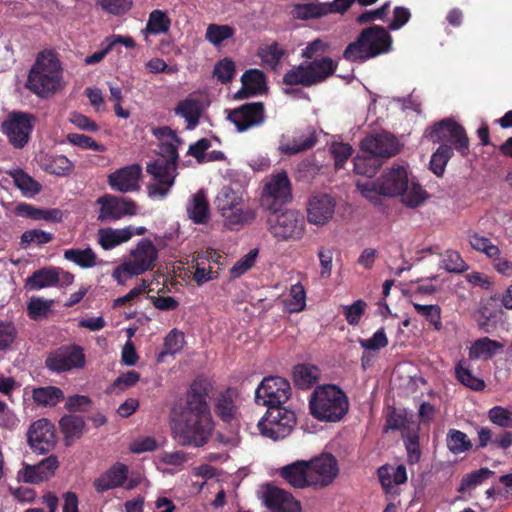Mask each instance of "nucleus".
<instances>
[{
	"mask_svg": "<svg viewBox=\"0 0 512 512\" xmlns=\"http://www.w3.org/2000/svg\"><path fill=\"white\" fill-rule=\"evenodd\" d=\"M493 473L494 472L488 468H480L479 470L472 471L464 475L459 487V492H463L467 489H471V487L481 484L483 481L489 479Z\"/></svg>",
	"mask_w": 512,
	"mask_h": 512,
	"instance_id": "nucleus-59",
	"label": "nucleus"
},
{
	"mask_svg": "<svg viewBox=\"0 0 512 512\" xmlns=\"http://www.w3.org/2000/svg\"><path fill=\"white\" fill-rule=\"evenodd\" d=\"M447 448L453 454L463 453L473 448V443L469 440L466 433L461 430L451 429L446 437Z\"/></svg>",
	"mask_w": 512,
	"mask_h": 512,
	"instance_id": "nucleus-47",
	"label": "nucleus"
},
{
	"mask_svg": "<svg viewBox=\"0 0 512 512\" xmlns=\"http://www.w3.org/2000/svg\"><path fill=\"white\" fill-rule=\"evenodd\" d=\"M290 384L282 377H266L255 391V400L258 404L274 407L283 405L290 397Z\"/></svg>",
	"mask_w": 512,
	"mask_h": 512,
	"instance_id": "nucleus-13",
	"label": "nucleus"
},
{
	"mask_svg": "<svg viewBox=\"0 0 512 512\" xmlns=\"http://www.w3.org/2000/svg\"><path fill=\"white\" fill-rule=\"evenodd\" d=\"M187 460V455L182 451L164 452L157 456L156 465L159 471L163 473H172L173 470L168 469L167 466L179 468L183 466Z\"/></svg>",
	"mask_w": 512,
	"mask_h": 512,
	"instance_id": "nucleus-48",
	"label": "nucleus"
},
{
	"mask_svg": "<svg viewBox=\"0 0 512 512\" xmlns=\"http://www.w3.org/2000/svg\"><path fill=\"white\" fill-rule=\"evenodd\" d=\"M296 425L295 413L284 406L269 407L258 421L260 433L272 440L284 439Z\"/></svg>",
	"mask_w": 512,
	"mask_h": 512,
	"instance_id": "nucleus-10",
	"label": "nucleus"
},
{
	"mask_svg": "<svg viewBox=\"0 0 512 512\" xmlns=\"http://www.w3.org/2000/svg\"><path fill=\"white\" fill-rule=\"evenodd\" d=\"M64 258L81 268H91L96 265L97 256L91 248L68 249L64 251Z\"/></svg>",
	"mask_w": 512,
	"mask_h": 512,
	"instance_id": "nucleus-46",
	"label": "nucleus"
},
{
	"mask_svg": "<svg viewBox=\"0 0 512 512\" xmlns=\"http://www.w3.org/2000/svg\"><path fill=\"white\" fill-rule=\"evenodd\" d=\"M242 401V392L239 388L226 389V423H229L232 428L231 436L226 437V444H239V407Z\"/></svg>",
	"mask_w": 512,
	"mask_h": 512,
	"instance_id": "nucleus-27",
	"label": "nucleus"
},
{
	"mask_svg": "<svg viewBox=\"0 0 512 512\" xmlns=\"http://www.w3.org/2000/svg\"><path fill=\"white\" fill-rule=\"evenodd\" d=\"M338 68V62L331 57H323L298 66L285 72L283 83L286 85H302L313 87L332 77Z\"/></svg>",
	"mask_w": 512,
	"mask_h": 512,
	"instance_id": "nucleus-8",
	"label": "nucleus"
},
{
	"mask_svg": "<svg viewBox=\"0 0 512 512\" xmlns=\"http://www.w3.org/2000/svg\"><path fill=\"white\" fill-rule=\"evenodd\" d=\"M291 198V184L287 172L283 171L274 175L266 183L261 197V205L267 211L282 207Z\"/></svg>",
	"mask_w": 512,
	"mask_h": 512,
	"instance_id": "nucleus-17",
	"label": "nucleus"
},
{
	"mask_svg": "<svg viewBox=\"0 0 512 512\" xmlns=\"http://www.w3.org/2000/svg\"><path fill=\"white\" fill-rule=\"evenodd\" d=\"M60 427L66 438H79L83 434L85 422L80 416L67 415L60 420Z\"/></svg>",
	"mask_w": 512,
	"mask_h": 512,
	"instance_id": "nucleus-53",
	"label": "nucleus"
},
{
	"mask_svg": "<svg viewBox=\"0 0 512 512\" xmlns=\"http://www.w3.org/2000/svg\"><path fill=\"white\" fill-rule=\"evenodd\" d=\"M38 166L45 172L65 177L72 173L73 163L64 155H50L45 152H39L35 156Z\"/></svg>",
	"mask_w": 512,
	"mask_h": 512,
	"instance_id": "nucleus-28",
	"label": "nucleus"
},
{
	"mask_svg": "<svg viewBox=\"0 0 512 512\" xmlns=\"http://www.w3.org/2000/svg\"><path fill=\"white\" fill-rule=\"evenodd\" d=\"M154 134L160 142L165 159H157L147 165V172L153 177V182L148 185V195L152 199H164L174 184L178 149L182 141L168 127L156 129Z\"/></svg>",
	"mask_w": 512,
	"mask_h": 512,
	"instance_id": "nucleus-2",
	"label": "nucleus"
},
{
	"mask_svg": "<svg viewBox=\"0 0 512 512\" xmlns=\"http://www.w3.org/2000/svg\"><path fill=\"white\" fill-rule=\"evenodd\" d=\"M434 143H452L462 156L469 154V139L463 126L452 119L436 122L424 133Z\"/></svg>",
	"mask_w": 512,
	"mask_h": 512,
	"instance_id": "nucleus-12",
	"label": "nucleus"
},
{
	"mask_svg": "<svg viewBox=\"0 0 512 512\" xmlns=\"http://www.w3.org/2000/svg\"><path fill=\"white\" fill-rule=\"evenodd\" d=\"M317 142V136L314 129H307L293 137V140L281 146V151L286 155H294L299 152L312 149Z\"/></svg>",
	"mask_w": 512,
	"mask_h": 512,
	"instance_id": "nucleus-35",
	"label": "nucleus"
},
{
	"mask_svg": "<svg viewBox=\"0 0 512 512\" xmlns=\"http://www.w3.org/2000/svg\"><path fill=\"white\" fill-rule=\"evenodd\" d=\"M241 88L233 94V99L242 100L263 94L267 90L266 74L259 69H248L240 78Z\"/></svg>",
	"mask_w": 512,
	"mask_h": 512,
	"instance_id": "nucleus-26",
	"label": "nucleus"
},
{
	"mask_svg": "<svg viewBox=\"0 0 512 512\" xmlns=\"http://www.w3.org/2000/svg\"><path fill=\"white\" fill-rule=\"evenodd\" d=\"M259 497L270 512H301L300 502L295 500L290 492L278 488L273 483L263 484Z\"/></svg>",
	"mask_w": 512,
	"mask_h": 512,
	"instance_id": "nucleus-16",
	"label": "nucleus"
},
{
	"mask_svg": "<svg viewBox=\"0 0 512 512\" xmlns=\"http://www.w3.org/2000/svg\"><path fill=\"white\" fill-rule=\"evenodd\" d=\"M142 168L138 164H131L108 175V184L112 190L121 193L135 192L140 189Z\"/></svg>",
	"mask_w": 512,
	"mask_h": 512,
	"instance_id": "nucleus-23",
	"label": "nucleus"
},
{
	"mask_svg": "<svg viewBox=\"0 0 512 512\" xmlns=\"http://www.w3.org/2000/svg\"><path fill=\"white\" fill-rule=\"evenodd\" d=\"M169 27L170 20L168 16L161 10H153L149 15L146 29L143 32L158 35L166 33Z\"/></svg>",
	"mask_w": 512,
	"mask_h": 512,
	"instance_id": "nucleus-50",
	"label": "nucleus"
},
{
	"mask_svg": "<svg viewBox=\"0 0 512 512\" xmlns=\"http://www.w3.org/2000/svg\"><path fill=\"white\" fill-rule=\"evenodd\" d=\"M350 407L344 391L335 385L318 386L309 399V409L314 419L321 422H338Z\"/></svg>",
	"mask_w": 512,
	"mask_h": 512,
	"instance_id": "nucleus-5",
	"label": "nucleus"
},
{
	"mask_svg": "<svg viewBox=\"0 0 512 512\" xmlns=\"http://www.w3.org/2000/svg\"><path fill=\"white\" fill-rule=\"evenodd\" d=\"M363 153L373 154L379 160L389 159L399 151V142L394 135L389 133L371 134L360 142Z\"/></svg>",
	"mask_w": 512,
	"mask_h": 512,
	"instance_id": "nucleus-22",
	"label": "nucleus"
},
{
	"mask_svg": "<svg viewBox=\"0 0 512 512\" xmlns=\"http://www.w3.org/2000/svg\"><path fill=\"white\" fill-rule=\"evenodd\" d=\"M128 476V468L122 463H116L98 477L93 486L97 492H105L124 485Z\"/></svg>",
	"mask_w": 512,
	"mask_h": 512,
	"instance_id": "nucleus-30",
	"label": "nucleus"
},
{
	"mask_svg": "<svg viewBox=\"0 0 512 512\" xmlns=\"http://www.w3.org/2000/svg\"><path fill=\"white\" fill-rule=\"evenodd\" d=\"M366 307L367 304L362 299L356 300L351 305L343 306V315L347 323L352 326L358 325L365 313Z\"/></svg>",
	"mask_w": 512,
	"mask_h": 512,
	"instance_id": "nucleus-62",
	"label": "nucleus"
},
{
	"mask_svg": "<svg viewBox=\"0 0 512 512\" xmlns=\"http://www.w3.org/2000/svg\"><path fill=\"white\" fill-rule=\"evenodd\" d=\"M67 141L70 144L80 147L82 149H88L98 152L106 151L105 146L97 143L92 137L84 134L69 133L67 135Z\"/></svg>",
	"mask_w": 512,
	"mask_h": 512,
	"instance_id": "nucleus-60",
	"label": "nucleus"
},
{
	"mask_svg": "<svg viewBox=\"0 0 512 512\" xmlns=\"http://www.w3.org/2000/svg\"><path fill=\"white\" fill-rule=\"evenodd\" d=\"M259 256V248L250 249L248 254L239 258L230 269L231 278H239L251 269Z\"/></svg>",
	"mask_w": 512,
	"mask_h": 512,
	"instance_id": "nucleus-55",
	"label": "nucleus"
},
{
	"mask_svg": "<svg viewBox=\"0 0 512 512\" xmlns=\"http://www.w3.org/2000/svg\"><path fill=\"white\" fill-rule=\"evenodd\" d=\"M246 188L237 184L226 191V228L237 229L253 222L256 213L245 199Z\"/></svg>",
	"mask_w": 512,
	"mask_h": 512,
	"instance_id": "nucleus-11",
	"label": "nucleus"
},
{
	"mask_svg": "<svg viewBox=\"0 0 512 512\" xmlns=\"http://www.w3.org/2000/svg\"><path fill=\"white\" fill-rule=\"evenodd\" d=\"M85 363L83 349L77 345L62 346L53 351L46 359V366L55 372L81 369Z\"/></svg>",
	"mask_w": 512,
	"mask_h": 512,
	"instance_id": "nucleus-18",
	"label": "nucleus"
},
{
	"mask_svg": "<svg viewBox=\"0 0 512 512\" xmlns=\"http://www.w3.org/2000/svg\"><path fill=\"white\" fill-rule=\"evenodd\" d=\"M504 345L498 340L489 337H481L474 341L471 345L468 356L470 360L476 359H491L502 351Z\"/></svg>",
	"mask_w": 512,
	"mask_h": 512,
	"instance_id": "nucleus-33",
	"label": "nucleus"
},
{
	"mask_svg": "<svg viewBox=\"0 0 512 512\" xmlns=\"http://www.w3.org/2000/svg\"><path fill=\"white\" fill-rule=\"evenodd\" d=\"M17 212L19 215L34 220H48L58 222L62 218V212L59 209H37L29 204L18 205Z\"/></svg>",
	"mask_w": 512,
	"mask_h": 512,
	"instance_id": "nucleus-40",
	"label": "nucleus"
},
{
	"mask_svg": "<svg viewBox=\"0 0 512 512\" xmlns=\"http://www.w3.org/2000/svg\"><path fill=\"white\" fill-rule=\"evenodd\" d=\"M489 420L501 428H512V409L501 406L492 407L488 412Z\"/></svg>",
	"mask_w": 512,
	"mask_h": 512,
	"instance_id": "nucleus-63",
	"label": "nucleus"
},
{
	"mask_svg": "<svg viewBox=\"0 0 512 512\" xmlns=\"http://www.w3.org/2000/svg\"><path fill=\"white\" fill-rule=\"evenodd\" d=\"M227 119L234 123L238 132H244L250 127L262 124L266 119L263 102H247L238 108L230 110Z\"/></svg>",
	"mask_w": 512,
	"mask_h": 512,
	"instance_id": "nucleus-20",
	"label": "nucleus"
},
{
	"mask_svg": "<svg viewBox=\"0 0 512 512\" xmlns=\"http://www.w3.org/2000/svg\"><path fill=\"white\" fill-rule=\"evenodd\" d=\"M189 219L196 224H206L210 219V211L207 198L203 191L193 194L186 206Z\"/></svg>",
	"mask_w": 512,
	"mask_h": 512,
	"instance_id": "nucleus-34",
	"label": "nucleus"
},
{
	"mask_svg": "<svg viewBox=\"0 0 512 512\" xmlns=\"http://www.w3.org/2000/svg\"><path fill=\"white\" fill-rule=\"evenodd\" d=\"M53 239V234L40 230L31 229L25 231L21 235L20 245L22 248H28L30 245H43L49 243Z\"/></svg>",
	"mask_w": 512,
	"mask_h": 512,
	"instance_id": "nucleus-57",
	"label": "nucleus"
},
{
	"mask_svg": "<svg viewBox=\"0 0 512 512\" xmlns=\"http://www.w3.org/2000/svg\"><path fill=\"white\" fill-rule=\"evenodd\" d=\"M319 379V369L313 365L298 364L294 366L293 380L294 386L299 389H308L313 387Z\"/></svg>",
	"mask_w": 512,
	"mask_h": 512,
	"instance_id": "nucleus-37",
	"label": "nucleus"
},
{
	"mask_svg": "<svg viewBox=\"0 0 512 512\" xmlns=\"http://www.w3.org/2000/svg\"><path fill=\"white\" fill-rule=\"evenodd\" d=\"M279 475L295 489H305V487L311 486L307 461L299 460L287 464L280 469Z\"/></svg>",
	"mask_w": 512,
	"mask_h": 512,
	"instance_id": "nucleus-31",
	"label": "nucleus"
},
{
	"mask_svg": "<svg viewBox=\"0 0 512 512\" xmlns=\"http://www.w3.org/2000/svg\"><path fill=\"white\" fill-rule=\"evenodd\" d=\"M267 216L268 231L277 241H290V239H300L305 233V218L295 210H283L278 207L277 210L269 211Z\"/></svg>",
	"mask_w": 512,
	"mask_h": 512,
	"instance_id": "nucleus-9",
	"label": "nucleus"
},
{
	"mask_svg": "<svg viewBox=\"0 0 512 512\" xmlns=\"http://www.w3.org/2000/svg\"><path fill=\"white\" fill-rule=\"evenodd\" d=\"M383 161L379 160L373 154L364 153V155L356 156L354 159V172L368 177L374 176Z\"/></svg>",
	"mask_w": 512,
	"mask_h": 512,
	"instance_id": "nucleus-44",
	"label": "nucleus"
},
{
	"mask_svg": "<svg viewBox=\"0 0 512 512\" xmlns=\"http://www.w3.org/2000/svg\"><path fill=\"white\" fill-rule=\"evenodd\" d=\"M258 55L266 68L274 70L284 55V51L279 48L277 42H274L265 48H259Z\"/></svg>",
	"mask_w": 512,
	"mask_h": 512,
	"instance_id": "nucleus-56",
	"label": "nucleus"
},
{
	"mask_svg": "<svg viewBox=\"0 0 512 512\" xmlns=\"http://www.w3.org/2000/svg\"><path fill=\"white\" fill-rule=\"evenodd\" d=\"M359 344L361 348L370 351H378L382 348L387 347L389 345V339L386 335L385 328L380 327L368 339H360Z\"/></svg>",
	"mask_w": 512,
	"mask_h": 512,
	"instance_id": "nucleus-58",
	"label": "nucleus"
},
{
	"mask_svg": "<svg viewBox=\"0 0 512 512\" xmlns=\"http://www.w3.org/2000/svg\"><path fill=\"white\" fill-rule=\"evenodd\" d=\"M335 205L333 196L326 193H314L308 202V222L315 225L326 224L333 218Z\"/></svg>",
	"mask_w": 512,
	"mask_h": 512,
	"instance_id": "nucleus-25",
	"label": "nucleus"
},
{
	"mask_svg": "<svg viewBox=\"0 0 512 512\" xmlns=\"http://www.w3.org/2000/svg\"><path fill=\"white\" fill-rule=\"evenodd\" d=\"M173 438L182 446L204 445L212 430L213 422L203 394L194 387L187 394V401L172 420Z\"/></svg>",
	"mask_w": 512,
	"mask_h": 512,
	"instance_id": "nucleus-1",
	"label": "nucleus"
},
{
	"mask_svg": "<svg viewBox=\"0 0 512 512\" xmlns=\"http://www.w3.org/2000/svg\"><path fill=\"white\" fill-rule=\"evenodd\" d=\"M32 398L38 405L55 406L63 398V392L54 386L39 387L33 389Z\"/></svg>",
	"mask_w": 512,
	"mask_h": 512,
	"instance_id": "nucleus-45",
	"label": "nucleus"
},
{
	"mask_svg": "<svg viewBox=\"0 0 512 512\" xmlns=\"http://www.w3.org/2000/svg\"><path fill=\"white\" fill-rule=\"evenodd\" d=\"M30 447L40 453H46L56 444L55 427L51 421L42 418L34 421L27 432Z\"/></svg>",
	"mask_w": 512,
	"mask_h": 512,
	"instance_id": "nucleus-21",
	"label": "nucleus"
},
{
	"mask_svg": "<svg viewBox=\"0 0 512 512\" xmlns=\"http://www.w3.org/2000/svg\"><path fill=\"white\" fill-rule=\"evenodd\" d=\"M470 246L478 252L486 254L488 257L498 256L499 248L494 245L489 238L474 234L470 236Z\"/></svg>",
	"mask_w": 512,
	"mask_h": 512,
	"instance_id": "nucleus-61",
	"label": "nucleus"
},
{
	"mask_svg": "<svg viewBox=\"0 0 512 512\" xmlns=\"http://www.w3.org/2000/svg\"><path fill=\"white\" fill-rule=\"evenodd\" d=\"M158 257L155 245L149 239H142L130 252L129 258L117 266L112 277L119 285H124L128 279L153 269Z\"/></svg>",
	"mask_w": 512,
	"mask_h": 512,
	"instance_id": "nucleus-7",
	"label": "nucleus"
},
{
	"mask_svg": "<svg viewBox=\"0 0 512 512\" xmlns=\"http://www.w3.org/2000/svg\"><path fill=\"white\" fill-rule=\"evenodd\" d=\"M306 305L305 287L301 283L291 286L289 298L286 299V308L290 313H300Z\"/></svg>",
	"mask_w": 512,
	"mask_h": 512,
	"instance_id": "nucleus-51",
	"label": "nucleus"
},
{
	"mask_svg": "<svg viewBox=\"0 0 512 512\" xmlns=\"http://www.w3.org/2000/svg\"><path fill=\"white\" fill-rule=\"evenodd\" d=\"M294 19L310 20L327 16L325 2H308L307 4H296L291 10Z\"/></svg>",
	"mask_w": 512,
	"mask_h": 512,
	"instance_id": "nucleus-39",
	"label": "nucleus"
},
{
	"mask_svg": "<svg viewBox=\"0 0 512 512\" xmlns=\"http://www.w3.org/2000/svg\"><path fill=\"white\" fill-rule=\"evenodd\" d=\"M392 47V37L386 28L373 25L360 31L354 41L343 51V58L350 62H365L387 53Z\"/></svg>",
	"mask_w": 512,
	"mask_h": 512,
	"instance_id": "nucleus-4",
	"label": "nucleus"
},
{
	"mask_svg": "<svg viewBox=\"0 0 512 512\" xmlns=\"http://www.w3.org/2000/svg\"><path fill=\"white\" fill-rule=\"evenodd\" d=\"M453 157V149L449 144H441L432 154L429 169L438 177L445 173V167Z\"/></svg>",
	"mask_w": 512,
	"mask_h": 512,
	"instance_id": "nucleus-41",
	"label": "nucleus"
},
{
	"mask_svg": "<svg viewBox=\"0 0 512 512\" xmlns=\"http://www.w3.org/2000/svg\"><path fill=\"white\" fill-rule=\"evenodd\" d=\"M54 300L32 297L27 305L28 315L33 320L46 318L51 311Z\"/></svg>",
	"mask_w": 512,
	"mask_h": 512,
	"instance_id": "nucleus-52",
	"label": "nucleus"
},
{
	"mask_svg": "<svg viewBox=\"0 0 512 512\" xmlns=\"http://www.w3.org/2000/svg\"><path fill=\"white\" fill-rule=\"evenodd\" d=\"M34 118L24 112H11L2 124V131L15 148L24 147L33 129Z\"/></svg>",
	"mask_w": 512,
	"mask_h": 512,
	"instance_id": "nucleus-15",
	"label": "nucleus"
},
{
	"mask_svg": "<svg viewBox=\"0 0 512 512\" xmlns=\"http://www.w3.org/2000/svg\"><path fill=\"white\" fill-rule=\"evenodd\" d=\"M408 183L406 168L396 165L378 177L377 180L359 183L358 188L368 201L378 204L381 195L388 197L404 195L407 192Z\"/></svg>",
	"mask_w": 512,
	"mask_h": 512,
	"instance_id": "nucleus-6",
	"label": "nucleus"
},
{
	"mask_svg": "<svg viewBox=\"0 0 512 512\" xmlns=\"http://www.w3.org/2000/svg\"><path fill=\"white\" fill-rule=\"evenodd\" d=\"M455 377L461 384L474 391H481L485 388V381L474 376L473 371L465 360H460L455 365Z\"/></svg>",
	"mask_w": 512,
	"mask_h": 512,
	"instance_id": "nucleus-38",
	"label": "nucleus"
},
{
	"mask_svg": "<svg viewBox=\"0 0 512 512\" xmlns=\"http://www.w3.org/2000/svg\"><path fill=\"white\" fill-rule=\"evenodd\" d=\"M97 204L100 206L98 219L101 221H114L138 213L136 203L125 197L106 194L97 199Z\"/></svg>",
	"mask_w": 512,
	"mask_h": 512,
	"instance_id": "nucleus-19",
	"label": "nucleus"
},
{
	"mask_svg": "<svg viewBox=\"0 0 512 512\" xmlns=\"http://www.w3.org/2000/svg\"><path fill=\"white\" fill-rule=\"evenodd\" d=\"M185 346L184 333L178 329H172L164 338V350L159 354L161 361L165 355H175L183 350Z\"/></svg>",
	"mask_w": 512,
	"mask_h": 512,
	"instance_id": "nucleus-49",
	"label": "nucleus"
},
{
	"mask_svg": "<svg viewBox=\"0 0 512 512\" xmlns=\"http://www.w3.org/2000/svg\"><path fill=\"white\" fill-rule=\"evenodd\" d=\"M207 260L208 266L205 265L204 261L197 262L196 264L194 279L199 284L216 278L221 270V265L218 259L215 258V254L210 253V257Z\"/></svg>",
	"mask_w": 512,
	"mask_h": 512,
	"instance_id": "nucleus-42",
	"label": "nucleus"
},
{
	"mask_svg": "<svg viewBox=\"0 0 512 512\" xmlns=\"http://www.w3.org/2000/svg\"><path fill=\"white\" fill-rule=\"evenodd\" d=\"M414 308L417 314L423 316L425 320L433 327L434 330H441L443 328L441 307L438 305H421L415 303Z\"/></svg>",
	"mask_w": 512,
	"mask_h": 512,
	"instance_id": "nucleus-54",
	"label": "nucleus"
},
{
	"mask_svg": "<svg viewBox=\"0 0 512 512\" xmlns=\"http://www.w3.org/2000/svg\"><path fill=\"white\" fill-rule=\"evenodd\" d=\"M204 108V100L196 94H191L178 103L175 114L184 118L187 122V128L191 130L198 125Z\"/></svg>",
	"mask_w": 512,
	"mask_h": 512,
	"instance_id": "nucleus-29",
	"label": "nucleus"
},
{
	"mask_svg": "<svg viewBox=\"0 0 512 512\" xmlns=\"http://www.w3.org/2000/svg\"><path fill=\"white\" fill-rule=\"evenodd\" d=\"M65 86L62 64L52 51L40 52L32 65L26 88L35 95L47 98Z\"/></svg>",
	"mask_w": 512,
	"mask_h": 512,
	"instance_id": "nucleus-3",
	"label": "nucleus"
},
{
	"mask_svg": "<svg viewBox=\"0 0 512 512\" xmlns=\"http://www.w3.org/2000/svg\"><path fill=\"white\" fill-rule=\"evenodd\" d=\"M443 267L449 273H462L466 269V263L460 253L449 249L442 260Z\"/></svg>",
	"mask_w": 512,
	"mask_h": 512,
	"instance_id": "nucleus-64",
	"label": "nucleus"
},
{
	"mask_svg": "<svg viewBox=\"0 0 512 512\" xmlns=\"http://www.w3.org/2000/svg\"><path fill=\"white\" fill-rule=\"evenodd\" d=\"M308 462L309 482L314 489H323L334 482L339 474L336 458L331 453H322Z\"/></svg>",
	"mask_w": 512,
	"mask_h": 512,
	"instance_id": "nucleus-14",
	"label": "nucleus"
},
{
	"mask_svg": "<svg viewBox=\"0 0 512 512\" xmlns=\"http://www.w3.org/2000/svg\"><path fill=\"white\" fill-rule=\"evenodd\" d=\"M55 267L35 271L27 280L26 287L30 290H41L55 286Z\"/></svg>",
	"mask_w": 512,
	"mask_h": 512,
	"instance_id": "nucleus-43",
	"label": "nucleus"
},
{
	"mask_svg": "<svg viewBox=\"0 0 512 512\" xmlns=\"http://www.w3.org/2000/svg\"><path fill=\"white\" fill-rule=\"evenodd\" d=\"M58 467L57 457L51 455L35 465L24 464L17 472V480L24 483L39 484L53 477Z\"/></svg>",
	"mask_w": 512,
	"mask_h": 512,
	"instance_id": "nucleus-24",
	"label": "nucleus"
},
{
	"mask_svg": "<svg viewBox=\"0 0 512 512\" xmlns=\"http://www.w3.org/2000/svg\"><path fill=\"white\" fill-rule=\"evenodd\" d=\"M133 236V226L124 228H102L98 231V242L105 250H110L116 246L129 241Z\"/></svg>",
	"mask_w": 512,
	"mask_h": 512,
	"instance_id": "nucleus-32",
	"label": "nucleus"
},
{
	"mask_svg": "<svg viewBox=\"0 0 512 512\" xmlns=\"http://www.w3.org/2000/svg\"><path fill=\"white\" fill-rule=\"evenodd\" d=\"M7 174L25 197H33L41 190V185L22 169H12Z\"/></svg>",
	"mask_w": 512,
	"mask_h": 512,
	"instance_id": "nucleus-36",
	"label": "nucleus"
}]
</instances>
